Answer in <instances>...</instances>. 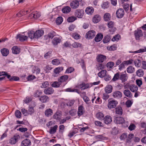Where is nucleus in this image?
<instances>
[{
	"label": "nucleus",
	"mask_w": 146,
	"mask_h": 146,
	"mask_svg": "<svg viewBox=\"0 0 146 146\" xmlns=\"http://www.w3.org/2000/svg\"><path fill=\"white\" fill-rule=\"evenodd\" d=\"M103 119L105 123L106 124H109L112 121V118L110 115H107L105 116Z\"/></svg>",
	"instance_id": "11"
},
{
	"label": "nucleus",
	"mask_w": 146,
	"mask_h": 146,
	"mask_svg": "<svg viewBox=\"0 0 146 146\" xmlns=\"http://www.w3.org/2000/svg\"><path fill=\"white\" fill-rule=\"evenodd\" d=\"M103 35L101 33L98 34L95 38V40L96 42H99L102 40L103 38Z\"/></svg>",
	"instance_id": "30"
},
{
	"label": "nucleus",
	"mask_w": 146,
	"mask_h": 146,
	"mask_svg": "<svg viewBox=\"0 0 146 146\" xmlns=\"http://www.w3.org/2000/svg\"><path fill=\"white\" fill-rule=\"evenodd\" d=\"M125 12L123 9L122 8H119L117 10L116 12L117 17L118 18H121L124 16Z\"/></svg>",
	"instance_id": "3"
},
{
	"label": "nucleus",
	"mask_w": 146,
	"mask_h": 146,
	"mask_svg": "<svg viewBox=\"0 0 146 146\" xmlns=\"http://www.w3.org/2000/svg\"><path fill=\"white\" fill-rule=\"evenodd\" d=\"M72 46L74 48H78L80 47L81 46V44L79 43L75 42L72 44Z\"/></svg>",
	"instance_id": "55"
},
{
	"label": "nucleus",
	"mask_w": 146,
	"mask_h": 146,
	"mask_svg": "<svg viewBox=\"0 0 146 146\" xmlns=\"http://www.w3.org/2000/svg\"><path fill=\"white\" fill-rule=\"evenodd\" d=\"M125 65H128L129 64H132L133 62V60L131 59H130L127 61H123Z\"/></svg>",
	"instance_id": "54"
},
{
	"label": "nucleus",
	"mask_w": 146,
	"mask_h": 146,
	"mask_svg": "<svg viewBox=\"0 0 146 146\" xmlns=\"http://www.w3.org/2000/svg\"><path fill=\"white\" fill-rule=\"evenodd\" d=\"M51 56V52L49 51L46 53L44 55V57L46 59H48L50 58Z\"/></svg>",
	"instance_id": "61"
},
{
	"label": "nucleus",
	"mask_w": 146,
	"mask_h": 146,
	"mask_svg": "<svg viewBox=\"0 0 146 146\" xmlns=\"http://www.w3.org/2000/svg\"><path fill=\"white\" fill-rule=\"evenodd\" d=\"M96 138L98 140H105L107 139L106 137L102 135H98L96 136Z\"/></svg>",
	"instance_id": "48"
},
{
	"label": "nucleus",
	"mask_w": 146,
	"mask_h": 146,
	"mask_svg": "<svg viewBox=\"0 0 146 146\" xmlns=\"http://www.w3.org/2000/svg\"><path fill=\"white\" fill-rule=\"evenodd\" d=\"M42 93L41 91L39 90H36L35 91L34 94V96L35 97H39L41 95Z\"/></svg>",
	"instance_id": "52"
},
{
	"label": "nucleus",
	"mask_w": 146,
	"mask_h": 146,
	"mask_svg": "<svg viewBox=\"0 0 146 146\" xmlns=\"http://www.w3.org/2000/svg\"><path fill=\"white\" fill-rule=\"evenodd\" d=\"M114 63L112 62H108L106 64L107 67L108 68H111L114 65Z\"/></svg>",
	"instance_id": "57"
},
{
	"label": "nucleus",
	"mask_w": 146,
	"mask_h": 146,
	"mask_svg": "<svg viewBox=\"0 0 146 146\" xmlns=\"http://www.w3.org/2000/svg\"><path fill=\"white\" fill-rule=\"evenodd\" d=\"M112 87L111 85H108L105 87V91L106 93L110 94L112 92Z\"/></svg>",
	"instance_id": "25"
},
{
	"label": "nucleus",
	"mask_w": 146,
	"mask_h": 146,
	"mask_svg": "<svg viewBox=\"0 0 146 146\" xmlns=\"http://www.w3.org/2000/svg\"><path fill=\"white\" fill-rule=\"evenodd\" d=\"M96 35L95 31L93 30H91L88 31L86 34V38L88 39L93 38Z\"/></svg>",
	"instance_id": "8"
},
{
	"label": "nucleus",
	"mask_w": 146,
	"mask_h": 146,
	"mask_svg": "<svg viewBox=\"0 0 146 146\" xmlns=\"http://www.w3.org/2000/svg\"><path fill=\"white\" fill-rule=\"evenodd\" d=\"M63 69V68L62 67H59L57 68L54 69V73L56 74H58Z\"/></svg>",
	"instance_id": "40"
},
{
	"label": "nucleus",
	"mask_w": 146,
	"mask_h": 146,
	"mask_svg": "<svg viewBox=\"0 0 146 146\" xmlns=\"http://www.w3.org/2000/svg\"><path fill=\"white\" fill-rule=\"evenodd\" d=\"M54 92L53 88L51 87L48 88L44 90V93L46 95H49L52 94Z\"/></svg>",
	"instance_id": "16"
},
{
	"label": "nucleus",
	"mask_w": 146,
	"mask_h": 146,
	"mask_svg": "<svg viewBox=\"0 0 146 146\" xmlns=\"http://www.w3.org/2000/svg\"><path fill=\"white\" fill-rule=\"evenodd\" d=\"M112 96L115 98L119 99L122 97V93L119 91H115L113 93Z\"/></svg>",
	"instance_id": "10"
},
{
	"label": "nucleus",
	"mask_w": 146,
	"mask_h": 146,
	"mask_svg": "<svg viewBox=\"0 0 146 146\" xmlns=\"http://www.w3.org/2000/svg\"><path fill=\"white\" fill-rule=\"evenodd\" d=\"M72 36L75 39H79L80 36L76 33H74L72 34Z\"/></svg>",
	"instance_id": "64"
},
{
	"label": "nucleus",
	"mask_w": 146,
	"mask_h": 146,
	"mask_svg": "<svg viewBox=\"0 0 146 146\" xmlns=\"http://www.w3.org/2000/svg\"><path fill=\"white\" fill-rule=\"evenodd\" d=\"M146 52V47H145L143 49H141L139 50H137L133 52H129L130 53H140L141 52Z\"/></svg>",
	"instance_id": "49"
},
{
	"label": "nucleus",
	"mask_w": 146,
	"mask_h": 146,
	"mask_svg": "<svg viewBox=\"0 0 146 146\" xmlns=\"http://www.w3.org/2000/svg\"><path fill=\"white\" fill-rule=\"evenodd\" d=\"M136 75L138 76L141 77L144 74V72L142 69H139L136 72Z\"/></svg>",
	"instance_id": "36"
},
{
	"label": "nucleus",
	"mask_w": 146,
	"mask_h": 146,
	"mask_svg": "<svg viewBox=\"0 0 146 146\" xmlns=\"http://www.w3.org/2000/svg\"><path fill=\"white\" fill-rule=\"evenodd\" d=\"M84 13V11L83 9H77L75 12V15L77 17L82 18Z\"/></svg>",
	"instance_id": "7"
},
{
	"label": "nucleus",
	"mask_w": 146,
	"mask_h": 146,
	"mask_svg": "<svg viewBox=\"0 0 146 146\" xmlns=\"http://www.w3.org/2000/svg\"><path fill=\"white\" fill-rule=\"evenodd\" d=\"M133 62L134 63L135 66L137 67H139L141 66V61L138 59L133 60Z\"/></svg>",
	"instance_id": "41"
},
{
	"label": "nucleus",
	"mask_w": 146,
	"mask_h": 146,
	"mask_svg": "<svg viewBox=\"0 0 146 146\" xmlns=\"http://www.w3.org/2000/svg\"><path fill=\"white\" fill-rule=\"evenodd\" d=\"M118 104L117 101L110 98L108 100V107L110 109L115 108Z\"/></svg>",
	"instance_id": "2"
},
{
	"label": "nucleus",
	"mask_w": 146,
	"mask_h": 146,
	"mask_svg": "<svg viewBox=\"0 0 146 146\" xmlns=\"http://www.w3.org/2000/svg\"><path fill=\"white\" fill-rule=\"evenodd\" d=\"M58 127V126L57 125H55L53 127L51 128L50 131V133L51 134H53L54 133L56 132Z\"/></svg>",
	"instance_id": "45"
},
{
	"label": "nucleus",
	"mask_w": 146,
	"mask_h": 146,
	"mask_svg": "<svg viewBox=\"0 0 146 146\" xmlns=\"http://www.w3.org/2000/svg\"><path fill=\"white\" fill-rule=\"evenodd\" d=\"M89 84L83 83L78 86V88L81 89V90H84L88 88L89 87Z\"/></svg>",
	"instance_id": "13"
},
{
	"label": "nucleus",
	"mask_w": 146,
	"mask_h": 146,
	"mask_svg": "<svg viewBox=\"0 0 146 146\" xmlns=\"http://www.w3.org/2000/svg\"><path fill=\"white\" fill-rule=\"evenodd\" d=\"M15 115L17 118H19L21 117V113L19 110H17L15 112Z\"/></svg>",
	"instance_id": "62"
},
{
	"label": "nucleus",
	"mask_w": 146,
	"mask_h": 146,
	"mask_svg": "<svg viewBox=\"0 0 146 146\" xmlns=\"http://www.w3.org/2000/svg\"><path fill=\"white\" fill-rule=\"evenodd\" d=\"M108 25L110 28L109 31L111 34H113L115 31V28L114 27V23L111 21L108 23Z\"/></svg>",
	"instance_id": "5"
},
{
	"label": "nucleus",
	"mask_w": 146,
	"mask_h": 146,
	"mask_svg": "<svg viewBox=\"0 0 146 146\" xmlns=\"http://www.w3.org/2000/svg\"><path fill=\"white\" fill-rule=\"evenodd\" d=\"M108 94V93H106L103 94L102 98L105 101L109 97V95Z\"/></svg>",
	"instance_id": "60"
},
{
	"label": "nucleus",
	"mask_w": 146,
	"mask_h": 146,
	"mask_svg": "<svg viewBox=\"0 0 146 146\" xmlns=\"http://www.w3.org/2000/svg\"><path fill=\"white\" fill-rule=\"evenodd\" d=\"M101 19L100 16L98 15H95L93 18V22L95 23H97L99 22Z\"/></svg>",
	"instance_id": "23"
},
{
	"label": "nucleus",
	"mask_w": 146,
	"mask_h": 146,
	"mask_svg": "<svg viewBox=\"0 0 146 146\" xmlns=\"http://www.w3.org/2000/svg\"><path fill=\"white\" fill-rule=\"evenodd\" d=\"M107 71L106 70H102L99 72L98 74V76L100 78H103L107 74Z\"/></svg>",
	"instance_id": "32"
},
{
	"label": "nucleus",
	"mask_w": 146,
	"mask_h": 146,
	"mask_svg": "<svg viewBox=\"0 0 146 146\" xmlns=\"http://www.w3.org/2000/svg\"><path fill=\"white\" fill-rule=\"evenodd\" d=\"M96 117L99 119L102 120L104 117V115L101 112H99L97 113L96 115Z\"/></svg>",
	"instance_id": "39"
},
{
	"label": "nucleus",
	"mask_w": 146,
	"mask_h": 146,
	"mask_svg": "<svg viewBox=\"0 0 146 146\" xmlns=\"http://www.w3.org/2000/svg\"><path fill=\"white\" fill-rule=\"evenodd\" d=\"M35 107V106H29V109L28 110V112L29 114H30V115H31L32 114H33L34 113L35 110L34 109V108Z\"/></svg>",
	"instance_id": "37"
},
{
	"label": "nucleus",
	"mask_w": 146,
	"mask_h": 146,
	"mask_svg": "<svg viewBox=\"0 0 146 146\" xmlns=\"http://www.w3.org/2000/svg\"><path fill=\"white\" fill-rule=\"evenodd\" d=\"M128 76L127 74L125 72V73L123 72L121 73L120 74L119 79L122 82H125L127 80Z\"/></svg>",
	"instance_id": "9"
},
{
	"label": "nucleus",
	"mask_w": 146,
	"mask_h": 146,
	"mask_svg": "<svg viewBox=\"0 0 146 146\" xmlns=\"http://www.w3.org/2000/svg\"><path fill=\"white\" fill-rule=\"evenodd\" d=\"M135 71V68L132 66H130L128 67L127 69V72L129 73H132Z\"/></svg>",
	"instance_id": "38"
},
{
	"label": "nucleus",
	"mask_w": 146,
	"mask_h": 146,
	"mask_svg": "<svg viewBox=\"0 0 146 146\" xmlns=\"http://www.w3.org/2000/svg\"><path fill=\"white\" fill-rule=\"evenodd\" d=\"M111 38V37L109 35H107L104 37L103 42L104 43H107L110 40Z\"/></svg>",
	"instance_id": "47"
},
{
	"label": "nucleus",
	"mask_w": 146,
	"mask_h": 146,
	"mask_svg": "<svg viewBox=\"0 0 146 146\" xmlns=\"http://www.w3.org/2000/svg\"><path fill=\"white\" fill-rule=\"evenodd\" d=\"M85 112V110L84 107L80 106H79L78 109L77 114L78 116L79 117L80 116L82 115Z\"/></svg>",
	"instance_id": "12"
},
{
	"label": "nucleus",
	"mask_w": 146,
	"mask_h": 146,
	"mask_svg": "<svg viewBox=\"0 0 146 146\" xmlns=\"http://www.w3.org/2000/svg\"><path fill=\"white\" fill-rule=\"evenodd\" d=\"M29 36L31 39H33L34 38H35V33L33 31H31L28 33Z\"/></svg>",
	"instance_id": "50"
},
{
	"label": "nucleus",
	"mask_w": 146,
	"mask_h": 146,
	"mask_svg": "<svg viewBox=\"0 0 146 146\" xmlns=\"http://www.w3.org/2000/svg\"><path fill=\"white\" fill-rule=\"evenodd\" d=\"M61 40L58 37H55L53 39L52 42L53 44L54 45H57L58 43L60 42Z\"/></svg>",
	"instance_id": "33"
},
{
	"label": "nucleus",
	"mask_w": 146,
	"mask_h": 146,
	"mask_svg": "<svg viewBox=\"0 0 146 146\" xmlns=\"http://www.w3.org/2000/svg\"><path fill=\"white\" fill-rule=\"evenodd\" d=\"M70 5L72 8L75 9L79 6V3L78 1H74L70 3Z\"/></svg>",
	"instance_id": "15"
},
{
	"label": "nucleus",
	"mask_w": 146,
	"mask_h": 146,
	"mask_svg": "<svg viewBox=\"0 0 146 146\" xmlns=\"http://www.w3.org/2000/svg\"><path fill=\"white\" fill-rule=\"evenodd\" d=\"M31 145V142L30 140L25 139L23 140L21 143L22 146H28Z\"/></svg>",
	"instance_id": "22"
},
{
	"label": "nucleus",
	"mask_w": 146,
	"mask_h": 146,
	"mask_svg": "<svg viewBox=\"0 0 146 146\" xmlns=\"http://www.w3.org/2000/svg\"><path fill=\"white\" fill-rule=\"evenodd\" d=\"M49 98L48 96L45 95L41 96L39 98V100L42 102L45 103L49 100Z\"/></svg>",
	"instance_id": "20"
},
{
	"label": "nucleus",
	"mask_w": 146,
	"mask_h": 146,
	"mask_svg": "<svg viewBox=\"0 0 146 146\" xmlns=\"http://www.w3.org/2000/svg\"><path fill=\"white\" fill-rule=\"evenodd\" d=\"M12 52L15 54H17L20 52V49L17 46H14L12 48Z\"/></svg>",
	"instance_id": "27"
},
{
	"label": "nucleus",
	"mask_w": 146,
	"mask_h": 146,
	"mask_svg": "<svg viewBox=\"0 0 146 146\" xmlns=\"http://www.w3.org/2000/svg\"><path fill=\"white\" fill-rule=\"evenodd\" d=\"M61 83L60 82L55 81L52 84V86L53 87L58 88L60 87V86Z\"/></svg>",
	"instance_id": "42"
},
{
	"label": "nucleus",
	"mask_w": 146,
	"mask_h": 146,
	"mask_svg": "<svg viewBox=\"0 0 146 146\" xmlns=\"http://www.w3.org/2000/svg\"><path fill=\"white\" fill-rule=\"evenodd\" d=\"M68 78V77L67 75H65L62 76L58 79V80L62 83V82H65L67 80Z\"/></svg>",
	"instance_id": "24"
},
{
	"label": "nucleus",
	"mask_w": 146,
	"mask_h": 146,
	"mask_svg": "<svg viewBox=\"0 0 146 146\" xmlns=\"http://www.w3.org/2000/svg\"><path fill=\"white\" fill-rule=\"evenodd\" d=\"M34 16V19H37L40 17L41 14L40 13L36 11L33 13Z\"/></svg>",
	"instance_id": "59"
},
{
	"label": "nucleus",
	"mask_w": 146,
	"mask_h": 146,
	"mask_svg": "<svg viewBox=\"0 0 146 146\" xmlns=\"http://www.w3.org/2000/svg\"><path fill=\"white\" fill-rule=\"evenodd\" d=\"M97 61L99 63L103 62L106 59V56L104 55L100 54L97 57Z\"/></svg>",
	"instance_id": "14"
},
{
	"label": "nucleus",
	"mask_w": 146,
	"mask_h": 146,
	"mask_svg": "<svg viewBox=\"0 0 146 146\" xmlns=\"http://www.w3.org/2000/svg\"><path fill=\"white\" fill-rule=\"evenodd\" d=\"M52 63L54 65H58L60 63V62L59 60L55 59L52 60Z\"/></svg>",
	"instance_id": "51"
},
{
	"label": "nucleus",
	"mask_w": 146,
	"mask_h": 146,
	"mask_svg": "<svg viewBox=\"0 0 146 146\" xmlns=\"http://www.w3.org/2000/svg\"><path fill=\"white\" fill-rule=\"evenodd\" d=\"M16 38L17 39L19 38V40L21 41H23L27 39V37L25 35L19 34L17 35Z\"/></svg>",
	"instance_id": "21"
},
{
	"label": "nucleus",
	"mask_w": 146,
	"mask_h": 146,
	"mask_svg": "<svg viewBox=\"0 0 146 146\" xmlns=\"http://www.w3.org/2000/svg\"><path fill=\"white\" fill-rule=\"evenodd\" d=\"M135 36L137 40L140 39V38L143 36V32L141 30L137 29L135 31Z\"/></svg>",
	"instance_id": "6"
},
{
	"label": "nucleus",
	"mask_w": 146,
	"mask_h": 146,
	"mask_svg": "<svg viewBox=\"0 0 146 146\" xmlns=\"http://www.w3.org/2000/svg\"><path fill=\"white\" fill-rule=\"evenodd\" d=\"M44 33V31L42 30H39L36 31L35 32V38H38L42 36Z\"/></svg>",
	"instance_id": "17"
},
{
	"label": "nucleus",
	"mask_w": 146,
	"mask_h": 146,
	"mask_svg": "<svg viewBox=\"0 0 146 146\" xmlns=\"http://www.w3.org/2000/svg\"><path fill=\"white\" fill-rule=\"evenodd\" d=\"M56 21L57 24H60L63 21L62 18L61 17H58L56 19Z\"/></svg>",
	"instance_id": "56"
},
{
	"label": "nucleus",
	"mask_w": 146,
	"mask_h": 146,
	"mask_svg": "<svg viewBox=\"0 0 146 146\" xmlns=\"http://www.w3.org/2000/svg\"><path fill=\"white\" fill-rule=\"evenodd\" d=\"M105 67V65L104 64H99L97 65V69L98 70L100 71V70H102L103 69H104Z\"/></svg>",
	"instance_id": "46"
},
{
	"label": "nucleus",
	"mask_w": 146,
	"mask_h": 146,
	"mask_svg": "<svg viewBox=\"0 0 146 146\" xmlns=\"http://www.w3.org/2000/svg\"><path fill=\"white\" fill-rule=\"evenodd\" d=\"M123 93L125 96L129 98H131L132 97L131 92L128 89L124 90L123 92Z\"/></svg>",
	"instance_id": "18"
},
{
	"label": "nucleus",
	"mask_w": 146,
	"mask_h": 146,
	"mask_svg": "<svg viewBox=\"0 0 146 146\" xmlns=\"http://www.w3.org/2000/svg\"><path fill=\"white\" fill-rule=\"evenodd\" d=\"M104 20L106 21L109 20L111 18L110 14L109 13H105L104 16Z\"/></svg>",
	"instance_id": "44"
},
{
	"label": "nucleus",
	"mask_w": 146,
	"mask_h": 146,
	"mask_svg": "<svg viewBox=\"0 0 146 146\" xmlns=\"http://www.w3.org/2000/svg\"><path fill=\"white\" fill-rule=\"evenodd\" d=\"M20 137L19 135L17 134L15 135L13 137H11L9 139V143L11 145L15 144Z\"/></svg>",
	"instance_id": "4"
},
{
	"label": "nucleus",
	"mask_w": 146,
	"mask_h": 146,
	"mask_svg": "<svg viewBox=\"0 0 146 146\" xmlns=\"http://www.w3.org/2000/svg\"><path fill=\"white\" fill-rule=\"evenodd\" d=\"M115 113L119 115H121L123 113V110L120 106H118L115 108Z\"/></svg>",
	"instance_id": "19"
},
{
	"label": "nucleus",
	"mask_w": 146,
	"mask_h": 146,
	"mask_svg": "<svg viewBox=\"0 0 146 146\" xmlns=\"http://www.w3.org/2000/svg\"><path fill=\"white\" fill-rule=\"evenodd\" d=\"M114 122L116 124H122L125 127H127L129 125L128 121L125 120L123 117H116Z\"/></svg>",
	"instance_id": "1"
},
{
	"label": "nucleus",
	"mask_w": 146,
	"mask_h": 146,
	"mask_svg": "<svg viewBox=\"0 0 146 146\" xmlns=\"http://www.w3.org/2000/svg\"><path fill=\"white\" fill-rule=\"evenodd\" d=\"M129 89L130 90L133 92H135L138 90V87L134 84H132L130 85L129 87Z\"/></svg>",
	"instance_id": "28"
},
{
	"label": "nucleus",
	"mask_w": 146,
	"mask_h": 146,
	"mask_svg": "<svg viewBox=\"0 0 146 146\" xmlns=\"http://www.w3.org/2000/svg\"><path fill=\"white\" fill-rule=\"evenodd\" d=\"M52 114L53 111L50 108H48L45 111V115L47 117H49L51 116Z\"/></svg>",
	"instance_id": "29"
},
{
	"label": "nucleus",
	"mask_w": 146,
	"mask_h": 146,
	"mask_svg": "<svg viewBox=\"0 0 146 146\" xmlns=\"http://www.w3.org/2000/svg\"><path fill=\"white\" fill-rule=\"evenodd\" d=\"M1 52L3 56H7L9 54V50L7 48H4L1 50Z\"/></svg>",
	"instance_id": "31"
},
{
	"label": "nucleus",
	"mask_w": 146,
	"mask_h": 146,
	"mask_svg": "<svg viewBox=\"0 0 146 146\" xmlns=\"http://www.w3.org/2000/svg\"><path fill=\"white\" fill-rule=\"evenodd\" d=\"M119 78L120 74L118 72L117 73L115 74L111 80V81H115L119 79Z\"/></svg>",
	"instance_id": "43"
},
{
	"label": "nucleus",
	"mask_w": 146,
	"mask_h": 146,
	"mask_svg": "<svg viewBox=\"0 0 146 146\" xmlns=\"http://www.w3.org/2000/svg\"><path fill=\"white\" fill-rule=\"evenodd\" d=\"M71 10V8L69 6L65 7L62 9V12L64 13H69Z\"/></svg>",
	"instance_id": "35"
},
{
	"label": "nucleus",
	"mask_w": 146,
	"mask_h": 146,
	"mask_svg": "<svg viewBox=\"0 0 146 146\" xmlns=\"http://www.w3.org/2000/svg\"><path fill=\"white\" fill-rule=\"evenodd\" d=\"M94 9L92 7H88L86 8L85 10L86 13L88 14L91 15L94 12Z\"/></svg>",
	"instance_id": "26"
},
{
	"label": "nucleus",
	"mask_w": 146,
	"mask_h": 146,
	"mask_svg": "<svg viewBox=\"0 0 146 146\" xmlns=\"http://www.w3.org/2000/svg\"><path fill=\"white\" fill-rule=\"evenodd\" d=\"M61 114L59 112H56L53 116L54 118L57 120H60V119Z\"/></svg>",
	"instance_id": "34"
},
{
	"label": "nucleus",
	"mask_w": 146,
	"mask_h": 146,
	"mask_svg": "<svg viewBox=\"0 0 146 146\" xmlns=\"http://www.w3.org/2000/svg\"><path fill=\"white\" fill-rule=\"evenodd\" d=\"M123 7L126 12L128 11L129 8V5L127 3L124 4L123 5Z\"/></svg>",
	"instance_id": "63"
},
{
	"label": "nucleus",
	"mask_w": 146,
	"mask_h": 146,
	"mask_svg": "<svg viewBox=\"0 0 146 146\" xmlns=\"http://www.w3.org/2000/svg\"><path fill=\"white\" fill-rule=\"evenodd\" d=\"M49 85V82L48 81H45L42 83V85L40 87L41 88H44L48 86Z\"/></svg>",
	"instance_id": "53"
},
{
	"label": "nucleus",
	"mask_w": 146,
	"mask_h": 146,
	"mask_svg": "<svg viewBox=\"0 0 146 146\" xmlns=\"http://www.w3.org/2000/svg\"><path fill=\"white\" fill-rule=\"evenodd\" d=\"M76 19V17H71L68 18L67 19V21L68 22H72Z\"/></svg>",
	"instance_id": "58"
}]
</instances>
